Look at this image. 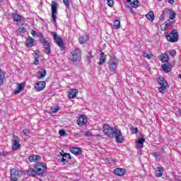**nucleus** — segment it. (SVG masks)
I'll use <instances>...</instances> for the list:
<instances>
[{"label":"nucleus","instance_id":"obj_1","mask_svg":"<svg viewBox=\"0 0 181 181\" xmlns=\"http://www.w3.org/2000/svg\"><path fill=\"white\" fill-rule=\"evenodd\" d=\"M69 60L71 63H77L81 60V49L80 48H73L70 49Z\"/></svg>","mask_w":181,"mask_h":181},{"label":"nucleus","instance_id":"obj_2","mask_svg":"<svg viewBox=\"0 0 181 181\" xmlns=\"http://www.w3.org/2000/svg\"><path fill=\"white\" fill-rule=\"evenodd\" d=\"M119 63V61L117 59V57H112L110 58V59L108 62V67L110 73L112 74H115L117 72V69L118 67V64Z\"/></svg>","mask_w":181,"mask_h":181},{"label":"nucleus","instance_id":"obj_3","mask_svg":"<svg viewBox=\"0 0 181 181\" xmlns=\"http://www.w3.org/2000/svg\"><path fill=\"white\" fill-rule=\"evenodd\" d=\"M103 131L106 136L114 138L117 129L111 127L108 124H105L103 127Z\"/></svg>","mask_w":181,"mask_h":181},{"label":"nucleus","instance_id":"obj_4","mask_svg":"<svg viewBox=\"0 0 181 181\" xmlns=\"http://www.w3.org/2000/svg\"><path fill=\"white\" fill-rule=\"evenodd\" d=\"M165 37L168 42L171 43H175L179 40V33H177V30H173V31L169 34L168 33H165Z\"/></svg>","mask_w":181,"mask_h":181},{"label":"nucleus","instance_id":"obj_5","mask_svg":"<svg viewBox=\"0 0 181 181\" xmlns=\"http://www.w3.org/2000/svg\"><path fill=\"white\" fill-rule=\"evenodd\" d=\"M37 36H41L40 38V43H42L45 49V53L46 54H49V53L52 52L50 49V43L49 42V41L47 40L46 38H45V37H43V35L42 33H39Z\"/></svg>","mask_w":181,"mask_h":181},{"label":"nucleus","instance_id":"obj_6","mask_svg":"<svg viewBox=\"0 0 181 181\" xmlns=\"http://www.w3.org/2000/svg\"><path fill=\"white\" fill-rule=\"evenodd\" d=\"M158 83L160 85V87L158 88V91L161 94H165L166 92V88H168V82L163 77H159L157 78Z\"/></svg>","mask_w":181,"mask_h":181},{"label":"nucleus","instance_id":"obj_7","mask_svg":"<svg viewBox=\"0 0 181 181\" xmlns=\"http://www.w3.org/2000/svg\"><path fill=\"white\" fill-rule=\"evenodd\" d=\"M51 35L53 36V39L57 46H59L60 49H64V43L63 42L62 37L57 35V33L55 32H51Z\"/></svg>","mask_w":181,"mask_h":181},{"label":"nucleus","instance_id":"obj_8","mask_svg":"<svg viewBox=\"0 0 181 181\" xmlns=\"http://www.w3.org/2000/svg\"><path fill=\"white\" fill-rule=\"evenodd\" d=\"M10 179L11 181H17L21 177V170L18 168H12L10 170Z\"/></svg>","mask_w":181,"mask_h":181},{"label":"nucleus","instance_id":"obj_9","mask_svg":"<svg viewBox=\"0 0 181 181\" xmlns=\"http://www.w3.org/2000/svg\"><path fill=\"white\" fill-rule=\"evenodd\" d=\"M51 9L52 21L56 23V21L57 19V3L56 1H52Z\"/></svg>","mask_w":181,"mask_h":181},{"label":"nucleus","instance_id":"obj_10","mask_svg":"<svg viewBox=\"0 0 181 181\" xmlns=\"http://www.w3.org/2000/svg\"><path fill=\"white\" fill-rule=\"evenodd\" d=\"M11 18L13 22H17V25H23V22H25V17L18 13H13Z\"/></svg>","mask_w":181,"mask_h":181},{"label":"nucleus","instance_id":"obj_11","mask_svg":"<svg viewBox=\"0 0 181 181\" xmlns=\"http://www.w3.org/2000/svg\"><path fill=\"white\" fill-rule=\"evenodd\" d=\"M11 142L13 151H18V149L21 148V144H19L20 139L19 137H18V136L13 135V139H11Z\"/></svg>","mask_w":181,"mask_h":181},{"label":"nucleus","instance_id":"obj_12","mask_svg":"<svg viewBox=\"0 0 181 181\" xmlns=\"http://www.w3.org/2000/svg\"><path fill=\"white\" fill-rule=\"evenodd\" d=\"M46 88V82L45 81H37L35 86V91H42Z\"/></svg>","mask_w":181,"mask_h":181},{"label":"nucleus","instance_id":"obj_13","mask_svg":"<svg viewBox=\"0 0 181 181\" xmlns=\"http://www.w3.org/2000/svg\"><path fill=\"white\" fill-rule=\"evenodd\" d=\"M115 136L117 142H119V144H122V142H124V137L122 136V133L121 132V130L117 129L115 133Z\"/></svg>","mask_w":181,"mask_h":181},{"label":"nucleus","instance_id":"obj_14","mask_svg":"<svg viewBox=\"0 0 181 181\" xmlns=\"http://www.w3.org/2000/svg\"><path fill=\"white\" fill-rule=\"evenodd\" d=\"M88 120L87 119V117L86 116L81 115L78 117V119L77 120V124L79 125V127H83V125H86Z\"/></svg>","mask_w":181,"mask_h":181},{"label":"nucleus","instance_id":"obj_15","mask_svg":"<svg viewBox=\"0 0 181 181\" xmlns=\"http://www.w3.org/2000/svg\"><path fill=\"white\" fill-rule=\"evenodd\" d=\"M114 173L117 176H124V175H125V173H127V170H125V169H124V168H118L115 169Z\"/></svg>","mask_w":181,"mask_h":181},{"label":"nucleus","instance_id":"obj_16","mask_svg":"<svg viewBox=\"0 0 181 181\" xmlns=\"http://www.w3.org/2000/svg\"><path fill=\"white\" fill-rule=\"evenodd\" d=\"M88 39H90L88 35H87V34H83L79 37L78 42L81 45H84L86 42H88Z\"/></svg>","mask_w":181,"mask_h":181},{"label":"nucleus","instance_id":"obj_17","mask_svg":"<svg viewBox=\"0 0 181 181\" xmlns=\"http://www.w3.org/2000/svg\"><path fill=\"white\" fill-rule=\"evenodd\" d=\"M68 93L69 98H76L77 94L78 93V90H77V89L71 88Z\"/></svg>","mask_w":181,"mask_h":181},{"label":"nucleus","instance_id":"obj_18","mask_svg":"<svg viewBox=\"0 0 181 181\" xmlns=\"http://www.w3.org/2000/svg\"><path fill=\"white\" fill-rule=\"evenodd\" d=\"M156 177H162L163 176V168L157 167L156 168Z\"/></svg>","mask_w":181,"mask_h":181},{"label":"nucleus","instance_id":"obj_19","mask_svg":"<svg viewBox=\"0 0 181 181\" xmlns=\"http://www.w3.org/2000/svg\"><path fill=\"white\" fill-rule=\"evenodd\" d=\"M37 78L38 80H41V78H44L46 77L47 71L46 69H41L37 72Z\"/></svg>","mask_w":181,"mask_h":181},{"label":"nucleus","instance_id":"obj_20","mask_svg":"<svg viewBox=\"0 0 181 181\" xmlns=\"http://www.w3.org/2000/svg\"><path fill=\"white\" fill-rule=\"evenodd\" d=\"M25 88V86H23V83H18L17 85V88L16 90H14V94L15 95L19 94L20 93L22 92V90H23V88Z\"/></svg>","mask_w":181,"mask_h":181},{"label":"nucleus","instance_id":"obj_21","mask_svg":"<svg viewBox=\"0 0 181 181\" xmlns=\"http://www.w3.org/2000/svg\"><path fill=\"white\" fill-rule=\"evenodd\" d=\"M71 152L74 155H76V156L81 155V149H80V148L78 147H73L72 148H71Z\"/></svg>","mask_w":181,"mask_h":181},{"label":"nucleus","instance_id":"obj_22","mask_svg":"<svg viewBox=\"0 0 181 181\" xmlns=\"http://www.w3.org/2000/svg\"><path fill=\"white\" fill-rule=\"evenodd\" d=\"M34 42L35 39L32 38V37H28L25 41V45L27 47H32Z\"/></svg>","mask_w":181,"mask_h":181},{"label":"nucleus","instance_id":"obj_23","mask_svg":"<svg viewBox=\"0 0 181 181\" xmlns=\"http://www.w3.org/2000/svg\"><path fill=\"white\" fill-rule=\"evenodd\" d=\"M146 17L151 22H153V20L155 19V14L153 13V11H150L146 14Z\"/></svg>","mask_w":181,"mask_h":181},{"label":"nucleus","instance_id":"obj_24","mask_svg":"<svg viewBox=\"0 0 181 181\" xmlns=\"http://www.w3.org/2000/svg\"><path fill=\"white\" fill-rule=\"evenodd\" d=\"M105 54H104V52H101L100 53V61H99V64L101 66L102 64L105 63Z\"/></svg>","mask_w":181,"mask_h":181},{"label":"nucleus","instance_id":"obj_25","mask_svg":"<svg viewBox=\"0 0 181 181\" xmlns=\"http://www.w3.org/2000/svg\"><path fill=\"white\" fill-rule=\"evenodd\" d=\"M40 158V157L38 155H33V156H29L28 159L30 162H36V160H39Z\"/></svg>","mask_w":181,"mask_h":181},{"label":"nucleus","instance_id":"obj_26","mask_svg":"<svg viewBox=\"0 0 181 181\" xmlns=\"http://www.w3.org/2000/svg\"><path fill=\"white\" fill-rule=\"evenodd\" d=\"M121 28V22L119 20H115L113 23V29H119Z\"/></svg>","mask_w":181,"mask_h":181},{"label":"nucleus","instance_id":"obj_27","mask_svg":"<svg viewBox=\"0 0 181 181\" xmlns=\"http://www.w3.org/2000/svg\"><path fill=\"white\" fill-rule=\"evenodd\" d=\"M162 69L163 71H165V73H169V71H171L172 70V68L166 64L162 65Z\"/></svg>","mask_w":181,"mask_h":181},{"label":"nucleus","instance_id":"obj_28","mask_svg":"<svg viewBox=\"0 0 181 181\" xmlns=\"http://www.w3.org/2000/svg\"><path fill=\"white\" fill-rule=\"evenodd\" d=\"M169 60V55H168V54L165 53L161 54V62H163V63H166V62H168Z\"/></svg>","mask_w":181,"mask_h":181},{"label":"nucleus","instance_id":"obj_29","mask_svg":"<svg viewBox=\"0 0 181 181\" xmlns=\"http://www.w3.org/2000/svg\"><path fill=\"white\" fill-rule=\"evenodd\" d=\"M27 175H28L29 176H35V175H37V173H36L35 168H30L27 172Z\"/></svg>","mask_w":181,"mask_h":181},{"label":"nucleus","instance_id":"obj_30","mask_svg":"<svg viewBox=\"0 0 181 181\" xmlns=\"http://www.w3.org/2000/svg\"><path fill=\"white\" fill-rule=\"evenodd\" d=\"M5 78V74L2 71V69H0V86L4 84V80Z\"/></svg>","mask_w":181,"mask_h":181},{"label":"nucleus","instance_id":"obj_31","mask_svg":"<svg viewBox=\"0 0 181 181\" xmlns=\"http://www.w3.org/2000/svg\"><path fill=\"white\" fill-rule=\"evenodd\" d=\"M35 172L37 173V175H43L45 170H43V168L40 167H35Z\"/></svg>","mask_w":181,"mask_h":181},{"label":"nucleus","instance_id":"obj_32","mask_svg":"<svg viewBox=\"0 0 181 181\" xmlns=\"http://www.w3.org/2000/svg\"><path fill=\"white\" fill-rule=\"evenodd\" d=\"M144 142H145V139L144 138L139 139L138 141H136V144H137V145H140V148H144Z\"/></svg>","mask_w":181,"mask_h":181},{"label":"nucleus","instance_id":"obj_33","mask_svg":"<svg viewBox=\"0 0 181 181\" xmlns=\"http://www.w3.org/2000/svg\"><path fill=\"white\" fill-rule=\"evenodd\" d=\"M33 56L35 57V62L33 64H35V66H37V64H39V54H37V53H34Z\"/></svg>","mask_w":181,"mask_h":181},{"label":"nucleus","instance_id":"obj_34","mask_svg":"<svg viewBox=\"0 0 181 181\" xmlns=\"http://www.w3.org/2000/svg\"><path fill=\"white\" fill-rule=\"evenodd\" d=\"M139 4V1H138V0H135V1H132V2L130 3L131 6H132L133 8H138V6H139L138 5Z\"/></svg>","mask_w":181,"mask_h":181},{"label":"nucleus","instance_id":"obj_35","mask_svg":"<svg viewBox=\"0 0 181 181\" xmlns=\"http://www.w3.org/2000/svg\"><path fill=\"white\" fill-rule=\"evenodd\" d=\"M35 167H37V168H42L43 170H46V169H47V167H46V165L43 164V163H37Z\"/></svg>","mask_w":181,"mask_h":181},{"label":"nucleus","instance_id":"obj_36","mask_svg":"<svg viewBox=\"0 0 181 181\" xmlns=\"http://www.w3.org/2000/svg\"><path fill=\"white\" fill-rule=\"evenodd\" d=\"M165 26L167 28H170L172 26H173V25H175V21H165Z\"/></svg>","mask_w":181,"mask_h":181},{"label":"nucleus","instance_id":"obj_37","mask_svg":"<svg viewBox=\"0 0 181 181\" xmlns=\"http://www.w3.org/2000/svg\"><path fill=\"white\" fill-rule=\"evenodd\" d=\"M60 107H59V105L57 106H52L51 107V111L52 112L56 113L59 112Z\"/></svg>","mask_w":181,"mask_h":181},{"label":"nucleus","instance_id":"obj_38","mask_svg":"<svg viewBox=\"0 0 181 181\" xmlns=\"http://www.w3.org/2000/svg\"><path fill=\"white\" fill-rule=\"evenodd\" d=\"M65 6L69 9L70 8V0H62Z\"/></svg>","mask_w":181,"mask_h":181},{"label":"nucleus","instance_id":"obj_39","mask_svg":"<svg viewBox=\"0 0 181 181\" xmlns=\"http://www.w3.org/2000/svg\"><path fill=\"white\" fill-rule=\"evenodd\" d=\"M175 18H176V13H175V11H170V19L173 20V19H175Z\"/></svg>","mask_w":181,"mask_h":181},{"label":"nucleus","instance_id":"obj_40","mask_svg":"<svg viewBox=\"0 0 181 181\" xmlns=\"http://www.w3.org/2000/svg\"><path fill=\"white\" fill-rule=\"evenodd\" d=\"M86 59H87L88 63H90L91 62V59H93V54H91V52H89L88 54Z\"/></svg>","mask_w":181,"mask_h":181},{"label":"nucleus","instance_id":"obj_41","mask_svg":"<svg viewBox=\"0 0 181 181\" xmlns=\"http://www.w3.org/2000/svg\"><path fill=\"white\" fill-rule=\"evenodd\" d=\"M59 134L61 136H66V135H67V133H66V132L64 131V129H60L59 131Z\"/></svg>","mask_w":181,"mask_h":181},{"label":"nucleus","instance_id":"obj_42","mask_svg":"<svg viewBox=\"0 0 181 181\" xmlns=\"http://www.w3.org/2000/svg\"><path fill=\"white\" fill-rule=\"evenodd\" d=\"M169 54H170V56H172V57H175V56H176V50H175V49L170 50Z\"/></svg>","mask_w":181,"mask_h":181},{"label":"nucleus","instance_id":"obj_43","mask_svg":"<svg viewBox=\"0 0 181 181\" xmlns=\"http://www.w3.org/2000/svg\"><path fill=\"white\" fill-rule=\"evenodd\" d=\"M18 32H20L21 33H26V28H25V27H20L18 28Z\"/></svg>","mask_w":181,"mask_h":181},{"label":"nucleus","instance_id":"obj_44","mask_svg":"<svg viewBox=\"0 0 181 181\" xmlns=\"http://www.w3.org/2000/svg\"><path fill=\"white\" fill-rule=\"evenodd\" d=\"M23 133L24 135L28 136V135H29V134H30V132H29V129H25L23 130Z\"/></svg>","mask_w":181,"mask_h":181},{"label":"nucleus","instance_id":"obj_45","mask_svg":"<svg viewBox=\"0 0 181 181\" xmlns=\"http://www.w3.org/2000/svg\"><path fill=\"white\" fill-rule=\"evenodd\" d=\"M108 6L112 7L114 6V1L112 0H107Z\"/></svg>","mask_w":181,"mask_h":181},{"label":"nucleus","instance_id":"obj_46","mask_svg":"<svg viewBox=\"0 0 181 181\" xmlns=\"http://www.w3.org/2000/svg\"><path fill=\"white\" fill-rule=\"evenodd\" d=\"M153 156H154V158L156 159V160H159V154L156 153H153Z\"/></svg>","mask_w":181,"mask_h":181},{"label":"nucleus","instance_id":"obj_47","mask_svg":"<svg viewBox=\"0 0 181 181\" xmlns=\"http://www.w3.org/2000/svg\"><path fill=\"white\" fill-rule=\"evenodd\" d=\"M62 158H69V159H71V156H70V154L69 153H64Z\"/></svg>","mask_w":181,"mask_h":181},{"label":"nucleus","instance_id":"obj_48","mask_svg":"<svg viewBox=\"0 0 181 181\" xmlns=\"http://www.w3.org/2000/svg\"><path fill=\"white\" fill-rule=\"evenodd\" d=\"M92 135L91 132H86L85 133V136H91Z\"/></svg>","mask_w":181,"mask_h":181},{"label":"nucleus","instance_id":"obj_49","mask_svg":"<svg viewBox=\"0 0 181 181\" xmlns=\"http://www.w3.org/2000/svg\"><path fill=\"white\" fill-rule=\"evenodd\" d=\"M31 35H33V36H36V35H38L39 34H37V32H36L35 30H32Z\"/></svg>","mask_w":181,"mask_h":181},{"label":"nucleus","instance_id":"obj_50","mask_svg":"<svg viewBox=\"0 0 181 181\" xmlns=\"http://www.w3.org/2000/svg\"><path fill=\"white\" fill-rule=\"evenodd\" d=\"M168 4H170V5H173V4H175V0H167Z\"/></svg>","mask_w":181,"mask_h":181},{"label":"nucleus","instance_id":"obj_51","mask_svg":"<svg viewBox=\"0 0 181 181\" xmlns=\"http://www.w3.org/2000/svg\"><path fill=\"white\" fill-rule=\"evenodd\" d=\"M146 59H151L152 57L151 56V54H148L146 55Z\"/></svg>","mask_w":181,"mask_h":181},{"label":"nucleus","instance_id":"obj_52","mask_svg":"<svg viewBox=\"0 0 181 181\" xmlns=\"http://www.w3.org/2000/svg\"><path fill=\"white\" fill-rule=\"evenodd\" d=\"M61 161L63 162V163H66V159L64 157H62Z\"/></svg>","mask_w":181,"mask_h":181},{"label":"nucleus","instance_id":"obj_53","mask_svg":"<svg viewBox=\"0 0 181 181\" xmlns=\"http://www.w3.org/2000/svg\"><path fill=\"white\" fill-rule=\"evenodd\" d=\"M0 156H5V153L4 152L0 153Z\"/></svg>","mask_w":181,"mask_h":181},{"label":"nucleus","instance_id":"obj_54","mask_svg":"<svg viewBox=\"0 0 181 181\" xmlns=\"http://www.w3.org/2000/svg\"><path fill=\"white\" fill-rule=\"evenodd\" d=\"M135 132H136V134L138 132V129L137 128L135 129Z\"/></svg>","mask_w":181,"mask_h":181},{"label":"nucleus","instance_id":"obj_55","mask_svg":"<svg viewBox=\"0 0 181 181\" xmlns=\"http://www.w3.org/2000/svg\"><path fill=\"white\" fill-rule=\"evenodd\" d=\"M132 0H127V2L130 3L132 2Z\"/></svg>","mask_w":181,"mask_h":181},{"label":"nucleus","instance_id":"obj_56","mask_svg":"<svg viewBox=\"0 0 181 181\" xmlns=\"http://www.w3.org/2000/svg\"><path fill=\"white\" fill-rule=\"evenodd\" d=\"M159 2H162V0H158Z\"/></svg>","mask_w":181,"mask_h":181}]
</instances>
